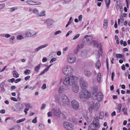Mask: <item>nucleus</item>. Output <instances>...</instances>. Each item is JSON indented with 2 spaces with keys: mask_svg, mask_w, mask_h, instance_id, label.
<instances>
[{
  "mask_svg": "<svg viewBox=\"0 0 130 130\" xmlns=\"http://www.w3.org/2000/svg\"><path fill=\"white\" fill-rule=\"evenodd\" d=\"M61 33V31L60 30H58L56 31L54 34V35H55L57 34H60Z\"/></svg>",
  "mask_w": 130,
  "mask_h": 130,
  "instance_id": "obj_45",
  "label": "nucleus"
},
{
  "mask_svg": "<svg viewBox=\"0 0 130 130\" xmlns=\"http://www.w3.org/2000/svg\"><path fill=\"white\" fill-rule=\"evenodd\" d=\"M25 105L26 108H28L29 109V108H32L31 106H30V104L29 103L26 104Z\"/></svg>",
  "mask_w": 130,
  "mask_h": 130,
  "instance_id": "obj_42",
  "label": "nucleus"
},
{
  "mask_svg": "<svg viewBox=\"0 0 130 130\" xmlns=\"http://www.w3.org/2000/svg\"><path fill=\"white\" fill-rule=\"evenodd\" d=\"M15 39V38L14 37H11L9 41L11 43L13 44L14 43L13 41V40Z\"/></svg>",
  "mask_w": 130,
  "mask_h": 130,
  "instance_id": "obj_34",
  "label": "nucleus"
},
{
  "mask_svg": "<svg viewBox=\"0 0 130 130\" xmlns=\"http://www.w3.org/2000/svg\"><path fill=\"white\" fill-rule=\"evenodd\" d=\"M122 107V105L120 104H118V109H121Z\"/></svg>",
  "mask_w": 130,
  "mask_h": 130,
  "instance_id": "obj_54",
  "label": "nucleus"
},
{
  "mask_svg": "<svg viewBox=\"0 0 130 130\" xmlns=\"http://www.w3.org/2000/svg\"><path fill=\"white\" fill-rule=\"evenodd\" d=\"M103 25L104 29H106L107 27V21L106 20H104Z\"/></svg>",
  "mask_w": 130,
  "mask_h": 130,
  "instance_id": "obj_23",
  "label": "nucleus"
},
{
  "mask_svg": "<svg viewBox=\"0 0 130 130\" xmlns=\"http://www.w3.org/2000/svg\"><path fill=\"white\" fill-rule=\"evenodd\" d=\"M61 100L63 105H68L70 104L69 99L67 96L64 94H62L61 97Z\"/></svg>",
  "mask_w": 130,
  "mask_h": 130,
  "instance_id": "obj_4",
  "label": "nucleus"
},
{
  "mask_svg": "<svg viewBox=\"0 0 130 130\" xmlns=\"http://www.w3.org/2000/svg\"><path fill=\"white\" fill-rule=\"evenodd\" d=\"M93 99L94 100H97L98 102L101 101L103 98V95L102 93L99 92L97 94H93Z\"/></svg>",
  "mask_w": 130,
  "mask_h": 130,
  "instance_id": "obj_5",
  "label": "nucleus"
},
{
  "mask_svg": "<svg viewBox=\"0 0 130 130\" xmlns=\"http://www.w3.org/2000/svg\"><path fill=\"white\" fill-rule=\"evenodd\" d=\"M80 85L81 88L83 90H85L88 87V83L83 79L81 78L79 79Z\"/></svg>",
  "mask_w": 130,
  "mask_h": 130,
  "instance_id": "obj_6",
  "label": "nucleus"
},
{
  "mask_svg": "<svg viewBox=\"0 0 130 130\" xmlns=\"http://www.w3.org/2000/svg\"><path fill=\"white\" fill-rule=\"evenodd\" d=\"M63 125L64 128L67 130H72L73 129V126L70 123L65 122Z\"/></svg>",
  "mask_w": 130,
  "mask_h": 130,
  "instance_id": "obj_9",
  "label": "nucleus"
},
{
  "mask_svg": "<svg viewBox=\"0 0 130 130\" xmlns=\"http://www.w3.org/2000/svg\"><path fill=\"white\" fill-rule=\"evenodd\" d=\"M48 44L47 43H46L43 44V45H42L40 46L37 48L35 50V52H37L40 49H42V48H44L45 47L48 46Z\"/></svg>",
  "mask_w": 130,
  "mask_h": 130,
  "instance_id": "obj_15",
  "label": "nucleus"
},
{
  "mask_svg": "<svg viewBox=\"0 0 130 130\" xmlns=\"http://www.w3.org/2000/svg\"><path fill=\"white\" fill-rule=\"evenodd\" d=\"M46 106V105L44 104H43L41 106V109H44Z\"/></svg>",
  "mask_w": 130,
  "mask_h": 130,
  "instance_id": "obj_50",
  "label": "nucleus"
},
{
  "mask_svg": "<svg viewBox=\"0 0 130 130\" xmlns=\"http://www.w3.org/2000/svg\"><path fill=\"white\" fill-rule=\"evenodd\" d=\"M11 100H13L14 101H15V102L17 101V99L15 98H14V97H11Z\"/></svg>",
  "mask_w": 130,
  "mask_h": 130,
  "instance_id": "obj_49",
  "label": "nucleus"
},
{
  "mask_svg": "<svg viewBox=\"0 0 130 130\" xmlns=\"http://www.w3.org/2000/svg\"><path fill=\"white\" fill-rule=\"evenodd\" d=\"M79 88L78 85L76 83H74L72 84V90L74 93H77L79 91Z\"/></svg>",
  "mask_w": 130,
  "mask_h": 130,
  "instance_id": "obj_12",
  "label": "nucleus"
},
{
  "mask_svg": "<svg viewBox=\"0 0 130 130\" xmlns=\"http://www.w3.org/2000/svg\"><path fill=\"white\" fill-rule=\"evenodd\" d=\"M68 62L71 63L74 62L76 60V58L74 55L72 54H70L69 55L67 58Z\"/></svg>",
  "mask_w": 130,
  "mask_h": 130,
  "instance_id": "obj_10",
  "label": "nucleus"
},
{
  "mask_svg": "<svg viewBox=\"0 0 130 130\" xmlns=\"http://www.w3.org/2000/svg\"><path fill=\"white\" fill-rule=\"evenodd\" d=\"M80 34H76L74 37L73 38V39L74 40L76 39L77 38L80 36Z\"/></svg>",
  "mask_w": 130,
  "mask_h": 130,
  "instance_id": "obj_41",
  "label": "nucleus"
},
{
  "mask_svg": "<svg viewBox=\"0 0 130 130\" xmlns=\"http://www.w3.org/2000/svg\"><path fill=\"white\" fill-rule=\"evenodd\" d=\"M53 114L55 116L59 117L60 116L61 112L59 109H55L53 108L51 110Z\"/></svg>",
  "mask_w": 130,
  "mask_h": 130,
  "instance_id": "obj_11",
  "label": "nucleus"
},
{
  "mask_svg": "<svg viewBox=\"0 0 130 130\" xmlns=\"http://www.w3.org/2000/svg\"><path fill=\"white\" fill-rule=\"evenodd\" d=\"M75 78V76L72 74H71L69 76H66L64 78L63 80V83L66 86H68L71 85L73 83V82ZM70 88L69 87H66L65 90H69Z\"/></svg>",
  "mask_w": 130,
  "mask_h": 130,
  "instance_id": "obj_1",
  "label": "nucleus"
},
{
  "mask_svg": "<svg viewBox=\"0 0 130 130\" xmlns=\"http://www.w3.org/2000/svg\"><path fill=\"white\" fill-rule=\"evenodd\" d=\"M102 113H103V114H104V112L102 111H101L100 112V114H99V118L101 119H103V116H104L103 115H102Z\"/></svg>",
  "mask_w": 130,
  "mask_h": 130,
  "instance_id": "obj_35",
  "label": "nucleus"
},
{
  "mask_svg": "<svg viewBox=\"0 0 130 130\" xmlns=\"http://www.w3.org/2000/svg\"><path fill=\"white\" fill-rule=\"evenodd\" d=\"M115 75L114 73L113 72H112V75H111V80H112V81L113 80V77L115 76Z\"/></svg>",
  "mask_w": 130,
  "mask_h": 130,
  "instance_id": "obj_51",
  "label": "nucleus"
},
{
  "mask_svg": "<svg viewBox=\"0 0 130 130\" xmlns=\"http://www.w3.org/2000/svg\"><path fill=\"white\" fill-rule=\"evenodd\" d=\"M15 87L14 86H12L11 87V91L15 89Z\"/></svg>",
  "mask_w": 130,
  "mask_h": 130,
  "instance_id": "obj_58",
  "label": "nucleus"
},
{
  "mask_svg": "<svg viewBox=\"0 0 130 130\" xmlns=\"http://www.w3.org/2000/svg\"><path fill=\"white\" fill-rule=\"evenodd\" d=\"M40 65L39 64L38 66L36 67L35 69V70L36 71L38 72V71L40 69Z\"/></svg>",
  "mask_w": 130,
  "mask_h": 130,
  "instance_id": "obj_37",
  "label": "nucleus"
},
{
  "mask_svg": "<svg viewBox=\"0 0 130 130\" xmlns=\"http://www.w3.org/2000/svg\"><path fill=\"white\" fill-rule=\"evenodd\" d=\"M24 73L26 75H28L29 74L30 72V71L28 69H26L24 71Z\"/></svg>",
  "mask_w": 130,
  "mask_h": 130,
  "instance_id": "obj_38",
  "label": "nucleus"
},
{
  "mask_svg": "<svg viewBox=\"0 0 130 130\" xmlns=\"http://www.w3.org/2000/svg\"><path fill=\"white\" fill-rule=\"evenodd\" d=\"M10 35L8 34H6L5 35V36L7 38H8L10 37Z\"/></svg>",
  "mask_w": 130,
  "mask_h": 130,
  "instance_id": "obj_61",
  "label": "nucleus"
},
{
  "mask_svg": "<svg viewBox=\"0 0 130 130\" xmlns=\"http://www.w3.org/2000/svg\"><path fill=\"white\" fill-rule=\"evenodd\" d=\"M30 76H28L25 78V79L26 80H28L30 78Z\"/></svg>",
  "mask_w": 130,
  "mask_h": 130,
  "instance_id": "obj_60",
  "label": "nucleus"
},
{
  "mask_svg": "<svg viewBox=\"0 0 130 130\" xmlns=\"http://www.w3.org/2000/svg\"><path fill=\"white\" fill-rule=\"evenodd\" d=\"M72 31H69L67 34L66 35V37H68L70 34H71L72 33Z\"/></svg>",
  "mask_w": 130,
  "mask_h": 130,
  "instance_id": "obj_56",
  "label": "nucleus"
},
{
  "mask_svg": "<svg viewBox=\"0 0 130 130\" xmlns=\"http://www.w3.org/2000/svg\"><path fill=\"white\" fill-rule=\"evenodd\" d=\"M99 48V50L101 51H102V44L101 43H100L99 44V45L98 46H97Z\"/></svg>",
  "mask_w": 130,
  "mask_h": 130,
  "instance_id": "obj_43",
  "label": "nucleus"
},
{
  "mask_svg": "<svg viewBox=\"0 0 130 130\" xmlns=\"http://www.w3.org/2000/svg\"><path fill=\"white\" fill-rule=\"evenodd\" d=\"M33 13L36 14L37 15L39 12V11L36 8L32 10Z\"/></svg>",
  "mask_w": 130,
  "mask_h": 130,
  "instance_id": "obj_33",
  "label": "nucleus"
},
{
  "mask_svg": "<svg viewBox=\"0 0 130 130\" xmlns=\"http://www.w3.org/2000/svg\"><path fill=\"white\" fill-rule=\"evenodd\" d=\"M21 80V78L17 79L14 81V82L15 83H18V82L20 81Z\"/></svg>",
  "mask_w": 130,
  "mask_h": 130,
  "instance_id": "obj_52",
  "label": "nucleus"
},
{
  "mask_svg": "<svg viewBox=\"0 0 130 130\" xmlns=\"http://www.w3.org/2000/svg\"><path fill=\"white\" fill-rule=\"evenodd\" d=\"M94 103H92L90 105L89 107V110L91 112H92L93 111L94 107Z\"/></svg>",
  "mask_w": 130,
  "mask_h": 130,
  "instance_id": "obj_19",
  "label": "nucleus"
},
{
  "mask_svg": "<svg viewBox=\"0 0 130 130\" xmlns=\"http://www.w3.org/2000/svg\"><path fill=\"white\" fill-rule=\"evenodd\" d=\"M82 18V15H80L78 17L79 20L81 21Z\"/></svg>",
  "mask_w": 130,
  "mask_h": 130,
  "instance_id": "obj_64",
  "label": "nucleus"
},
{
  "mask_svg": "<svg viewBox=\"0 0 130 130\" xmlns=\"http://www.w3.org/2000/svg\"><path fill=\"white\" fill-rule=\"evenodd\" d=\"M47 61V59L45 57L43 58L42 59V62H45L46 61Z\"/></svg>",
  "mask_w": 130,
  "mask_h": 130,
  "instance_id": "obj_62",
  "label": "nucleus"
},
{
  "mask_svg": "<svg viewBox=\"0 0 130 130\" xmlns=\"http://www.w3.org/2000/svg\"><path fill=\"white\" fill-rule=\"evenodd\" d=\"M42 88L43 89H45L46 88V85L45 84H44L42 87Z\"/></svg>",
  "mask_w": 130,
  "mask_h": 130,
  "instance_id": "obj_57",
  "label": "nucleus"
},
{
  "mask_svg": "<svg viewBox=\"0 0 130 130\" xmlns=\"http://www.w3.org/2000/svg\"><path fill=\"white\" fill-rule=\"evenodd\" d=\"M100 106V103L99 102H96L95 104L94 107V110L96 111H98Z\"/></svg>",
  "mask_w": 130,
  "mask_h": 130,
  "instance_id": "obj_18",
  "label": "nucleus"
},
{
  "mask_svg": "<svg viewBox=\"0 0 130 130\" xmlns=\"http://www.w3.org/2000/svg\"><path fill=\"white\" fill-rule=\"evenodd\" d=\"M92 91L93 94H96L98 91V87L96 86L95 85L93 87Z\"/></svg>",
  "mask_w": 130,
  "mask_h": 130,
  "instance_id": "obj_16",
  "label": "nucleus"
},
{
  "mask_svg": "<svg viewBox=\"0 0 130 130\" xmlns=\"http://www.w3.org/2000/svg\"><path fill=\"white\" fill-rule=\"evenodd\" d=\"M90 44L94 46H98L97 42L94 40L92 41L90 43Z\"/></svg>",
  "mask_w": 130,
  "mask_h": 130,
  "instance_id": "obj_26",
  "label": "nucleus"
},
{
  "mask_svg": "<svg viewBox=\"0 0 130 130\" xmlns=\"http://www.w3.org/2000/svg\"><path fill=\"white\" fill-rule=\"evenodd\" d=\"M127 108H126L125 109V111L124 112V115H127Z\"/></svg>",
  "mask_w": 130,
  "mask_h": 130,
  "instance_id": "obj_63",
  "label": "nucleus"
},
{
  "mask_svg": "<svg viewBox=\"0 0 130 130\" xmlns=\"http://www.w3.org/2000/svg\"><path fill=\"white\" fill-rule=\"evenodd\" d=\"M37 117H36L33 120H32V122L33 123H35L37 122Z\"/></svg>",
  "mask_w": 130,
  "mask_h": 130,
  "instance_id": "obj_44",
  "label": "nucleus"
},
{
  "mask_svg": "<svg viewBox=\"0 0 130 130\" xmlns=\"http://www.w3.org/2000/svg\"><path fill=\"white\" fill-rule=\"evenodd\" d=\"M84 46V44L83 43H81L80 45L79 44L77 45V52L76 53V54H77V53L78 52L79 49L80 48H82Z\"/></svg>",
  "mask_w": 130,
  "mask_h": 130,
  "instance_id": "obj_22",
  "label": "nucleus"
},
{
  "mask_svg": "<svg viewBox=\"0 0 130 130\" xmlns=\"http://www.w3.org/2000/svg\"><path fill=\"white\" fill-rule=\"evenodd\" d=\"M98 119V117L94 118L93 121V124L90 125L89 126L88 130H97L100 127V125Z\"/></svg>",
  "mask_w": 130,
  "mask_h": 130,
  "instance_id": "obj_2",
  "label": "nucleus"
},
{
  "mask_svg": "<svg viewBox=\"0 0 130 130\" xmlns=\"http://www.w3.org/2000/svg\"><path fill=\"white\" fill-rule=\"evenodd\" d=\"M18 8L17 7L12 8H10V12H12L15 10H17Z\"/></svg>",
  "mask_w": 130,
  "mask_h": 130,
  "instance_id": "obj_40",
  "label": "nucleus"
},
{
  "mask_svg": "<svg viewBox=\"0 0 130 130\" xmlns=\"http://www.w3.org/2000/svg\"><path fill=\"white\" fill-rule=\"evenodd\" d=\"M52 112H49L47 113V114L48 115V117H52Z\"/></svg>",
  "mask_w": 130,
  "mask_h": 130,
  "instance_id": "obj_53",
  "label": "nucleus"
},
{
  "mask_svg": "<svg viewBox=\"0 0 130 130\" xmlns=\"http://www.w3.org/2000/svg\"><path fill=\"white\" fill-rule=\"evenodd\" d=\"M101 74L100 73H99L97 75V81L98 82H100L101 79Z\"/></svg>",
  "mask_w": 130,
  "mask_h": 130,
  "instance_id": "obj_24",
  "label": "nucleus"
},
{
  "mask_svg": "<svg viewBox=\"0 0 130 130\" xmlns=\"http://www.w3.org/2000/svg\"><path fill=\"white\" fill-rule=\"evenodd\" d=\"M105 2L106 5V6L108 9L109 8V5L110 3V0H105Z\"/></svg>",
  "mask_w": 130,
  "mask_h": 130,
  "instance_id": "obj_31",
  "label": "nucleus"
},
{
  "mask_svg": "<svg viewBox=\"0 0 130 130\" xmlns=\"http://www.w3.org/2000/svg\"><path fill=\"white\" fill-rule=\"evenodd\" d=\"M72 106L74 109L76 110H78L79 107V105L78 103L76 100H73L71 102Z\"/></svg>",
  "mask_w": 130,
  "mask_h": 130,
  "instance_id": "obj_14",
  "label": "nucleus"
},
{
  "mask_svg": "<svg viewBox=\"0 0 130 130\" xmlns=\"http://www.w3.org/2000/svg\"><path fill=\"white\" fill-rule=\"evenodd\" d=\"M116 57L117 58H119L121 59L122 57V54H116Z\"/></svg>",
  "mask_w": 130,
  "mask_h": 130,
  "instance_id": "obj_36",
  "label": "nucleus"
},
{
  "mask_svg": "<svg viewBox=\"0 0 130 130\" xmlns=\"http://www.w3.org/2000/svg\"><path fill=\"white\" fill-rule=\"evenodd\" d=\"M93 39V37L91 36L86 35L85 36L83 40H86V42H88Z\"/></svg>",
  "mask_w": 130,
  "mask_h": 130,
  "instance_id": "obj_17",
  "label": "nucleus"
},
{
  "mask_svg": "<svg viewBox=\"0 0 130 130\" xmlns=\"http://www.w3.org/2000/svg\"><path fill=\"white\" fill-rule=\"evenodd\" d=\"M25 118H24L23 119H22L19 120H18L17 121V122L18 123H20L24 121L25 120Z\"/></svg>",
  "mask_w": 130,
  "mask_h": 130,
  "instance_id": "obj_39",
  "label": "nucleus"
},
{
  "mask_svg": "<svg viewBox=\"0 0 130 130\" xmlns=\"http://www.w3.org/2000/svg\"><path fill=\"white\" fill-rule=\"evenodd\" d=\"M17 38L18 39H21L23 38V37L21 35H18L17 36Z\"/></svg>",
  "mask_w": 130,
  "mask_h": 130,
  "instance_id": "obj_46",
  "label": "nucleus"
},
{
  "mask_svg": "<svg viewBox=\"0 0 130 130\" xmlns=\"http://www.w3.org/2000/svg\"><path fill=\"white\" fill-rule=\"evenodd\" d=\"M45 15V12L44 11H43L40 13H38L37 16L38 17H43Z\"/></svg>",
  "mask_w": 130,
  "mask_h": 130,
  "instance_id": "obj_29",
  "label": "nucleus"
},
{
  "mask_svg": "<svg viewBox=\"0 0 130 130\" xmlns=\"http://www.w3.org/2000/svg\"><path fill=\"white\" fill-rule=\"evenodd\" d=\"M84 74L86 76L89 77L91 75L92 73L89 71L86 70L84 72Z\"/></svg>",
  "mask_w": 130,
  "mask_h": 130,
  "instance_id": "obj_21",
  "label": "nucleus"
},
{
  "mask_svg": "<svg viewBox=\"0 0 130 130\" xmlns=\"http://www.w3.org/2000/svg\"><path fill=\"white\" fill-rule=\"evenodd\" d=\"M90 94L89 92L87 90H85L81 93L79 97L81 99H87L90 98Z\"/></svg>",
  "mask_w": 130,
  "mask_h": 130,
  "instance_id": "obj_8",
  "label": "nucleus"
},
{
  "mask_svg": "<svg viewBox=\"0 0 130 130\" xmlns=\"http://www.w3.org/2000/svg\"><path fill=\"white\" fill-rule=\"evenodd\" d=\"M64 89L63 87V86H61L59 88V93H61L63 91H64Z\"/></svg>",
  "mask_w": 130,
  "mask_h": 130,
  "instance_id": "obj_32",
  "label": "nucleus"
},
{
  "mask_svg": "<svg viewBox=\"0 0 130 130\" xmlns=\"http://www.w3.org/2000/svg\"><path fill=\"white\" fill-rule=\"evenodd\" d=\"M43 22L45 23L47 25V27L49 28L50 26L53 25L54 23V21L52 19H48L46 20L45 21L43 20H41Z\"/></svg>",
  "mask_w": 130,
  "mask_h": 130,
  "instance_id": "obj_13",
  "label": "nucleus"
},
{
  "mask_svg": "<svg viewBox=\"0 0 130 130\" xmlns=\"http://www.w3.org/2000/svg\"><path fill=\"white\" fill-rule=\"evenodd\" d=\"M37 33L35 31L29 29L26 31L25 32V35L28 37H36Z\"/></svg>",
  "mask_w": 130,
  "mask_h": 130,
  "instance_id": "obj_7",
  "label": "nucleus"
},
{
  "mask_svg": "<svg viewBox=\"0 0 130 130\" xmlns=\"http://www.w3.org/2000/svg\"><path fill=\"white\" fill-rule=\"evenodd\" d=\"M5 112V110L4 109L1 110L0 111V112L1 113H4Z\"/></svg>",
  "mask_w": 130,
  "mask_h": 130,
  "instance_id": "obj_59",
  "label": "nucleus"
},
{
  "mask_svg": "<svg viewBox=\"0 0 130 130\" xmlns=\"http://www.w3.org/2000/svg\"><path fill=\"white\" fill-rule=\"evenodd\" d=\"M73 70V68L69 66H65L63 69L62 73L64 75H68L71 73Z\"/></svg>",
  "mask_w": 130,
  "mask_h": 130,
  "instance_id": "obj_3",
  "label": "nucleus"
},
{
  "mask_svg": "<svg viewBox=\"0 0 130 130\" xmlns=\"http://www.w3.org/2000/svg\"><path fill=\"white\" fill-rule=\"evenodd\" d=\"M8 81L9 82L13 83L15 81V79L14 78H12L11 79L8 80Z\"/></svg>",
  "mask_w": 130,
  "mask_h": 130,
  "instance_id": "obj_47",
  "label": "nucleus"
},
{
  "mask_svg": "<svg viewBox=\"0 0 130 130\" xmlns=\"http://www.w3.org/2000/svg\"><path fill=\"white\" fill-rule=\"evenodd\" d=\"M44 128V125L42 124H39L38 126V128L39 130H42Z\"/></svg>",
  "mask_w": 130,
  "mask_h": 130,
  "instance_id": "obj_30",
  "label": "nucleus"
},
{
  "mask_svg": "<svg viewBox=\"0 0 130 130\" xmlns=\"http://www.w3.org/2000/svg\"><path fill=\"white\" fill-rule=\"evenodd\" d=\"M26 3L30 5H34V3H35V2L31 0L27 1H26Z\"/></svg>",
  "mask_w": 130,
  "mask_h": 130,
  "instance_id": "obj_28",
  "label": "nucleus"
},
{
  "mask_svg": "<svg viewBox=\"0 0 130 130\" xmlns=\"http://www.w3.org/2000/svg\"><path fill=\"white\" fill-rule=\"evenodd\" d=\"M13 76L16 78H17L19 77V75L14 70L13 72Z\"/></svg>",
  "mask_w": 130,
  "mask_h": 130,
  "instance_id": "obj_25",
  "label": "nucleus"
},
{
  "mask_svg": "<svg viewBox=\"0 0 130 130\" xmlns=\"http://www.w3.org/2000/svg\"><path fill=\"white\" fill-rule=\"evenodd\" d=\"M5 81L3 82L2 83L0 84V87L1 88V90L3 92H4L5 90L4 88V86L5 84Z\"/></svg>",
  "mask_w": 130,
  "mask_h": 130,
  "instance_id": "obj_20",
  "label": "nucleus"
},
{
  "mask_svg": "<svg viewBox=\"0 0 130 130\" xmlns=\"http://www.w3.org/2000/svg\"><path fill=\"white\" fill-rule=\"evenodd\" d=\"M56 60V59L55 58H53L51 59L50 61V63H52L53 62L55 61Z\"/></svg>",
  "mask_w": 130,
  "mask_h": 130,
  "instance_id": "obj_48",
  "label": "nucleus"
},
{
  "mask_svg": "<svg viewBox=\"0 0 130 130\" xmlns=\"http://www.w3.org/2000/svg\"><path fill=\"white\" fill-rule=\"evenodd\" d=\"M29 109L28 108H26L24 110V112L25 113V114L27 113V111L29 110Z\"/></svg>",
  "mask_w": 130,
  "mask_h": 130,
  "instance_id": "obj_55",
  "label": "nucleus"
},
{
  "mask_svg": "<svg viewBox=\"0 0 130 130\" xmlns=\"http://www.w3.org/2000/svg\"><path fill=\"white\" fill-rule=\"evenodd\" d=\"M101 66L100 61L99 60H98L96 64V67L98 69H99Z\"/></svg>",
  "mask_w": 130,
  "mask_h": 130,
  "instance_id": "obj_27",
  "label": "nucleus"
}]
</instances>
